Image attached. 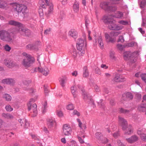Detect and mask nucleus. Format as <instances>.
<instances>
[{
  "label": "nucleus",
  "mask_w": 146,
  "mask_h": 146,
  "mask_svg": "<svg viewBox=\"0 0 146 146\" xmlns=\"http://www.w3.org/2000/svg\"><path fill=\"white\" fill-rule=\"evenodd\" d=\"M103 21L106 24L108 25V27L110 29L113 30H119L122 29L123 27L119 26L114 23L112 19L109 16H105L102 18Z\"/></svg>",
  "instance_id": "obj_1"
},
{
  "label": "nucleus",
  "mask_w": 146,
  "mask_h": 146,
  "mask_svg": "<svg viewBox=\"0 0 146 146\" xmlns=\"http://www.w3.org/2000/svg\"><path fill=\"white\" fill-rule=\"evenodd\" d=\"M138 56V52L137 51L133 52L127 51L124 52L123 56L125 60H129L131 63H134L137 60Z\"/></svg>",
  "instance_id": "obj_2"
},
{
  "label": "nucleus",
  "mask_w": 146,
  "mask_h": 146,
  "mask_svg": "<svg viewBox=\"0 0 146 146\" xmlns=\"http://www.w3.org/2000/svg\"><path fill=\"white\" fill-rule=\"evenodd\" d=\"M22 55L26 57L22 61V65L26 68L30 67L34 62V58L25 52L22 53Z\"/></svg>",
  "instance_id": "obj_3"
},
{
  "label": "nucleus",
  "mask_w": 146,
  "mask_h": 146,
  "mask_svg": "<svg viewBox=\"0 0 146 146\" xmlns=\"http://www.w3.org/2000/svg\"><path fill=\"white\" fill-rule=\"evenodd\" d=\"M120 33L119 32L117 31H112L108 33L105 34V38L106 41L109 43H114L116 41V37Z\"/></svg>",
  "instance_id": "obj_4"
},
{
  "label": "nucleus",
  "mask_w": 146,
  "mask_h": 146,
  "mask_svg": "<svg viewBox=\"0 0 146 146\" xmlns=\"http://www.w3.org/2000/svg\"><path fill=\"white\" fill-rule=\"evenodd\" d=\"M86 42L85 39L79 38L77 42V48L82 53L81 55L84 53V50L86 49Z\"/></svg>",
  "instance_id": "obj_5"
},
{
  "label": "nucleus",
  "mask_w": 146,
  "mask_h": 146,
  "mask_svg": "<svg viewBox=\"0 0 146 146\" xmlns=\"http://www.w3.org/2000/svg\"><path fill=\"white\" fill-rule=\"evenodd\" d=\"M34 102V100L33 99H31L29 100L28 104V110L30 111V113L31 115L33 117L36 116L37 114V109H36V105L35 104H34L31 106V102Z\"/></svg>",
  "instance_id": "obj_6"
},
{
  "label": "nucleus",
  "mask_w": 146,
  "mask_h": 146,
  "mask_svg": "<svg viewBox=\"0 0 146 146\" xmlns=\"http://www.w3.org/2000/svg\"><path fill=\"white\" fill-rule=\"evenodd\" d=\"M0 38L3 41L10 42L11 40L10 34L5 31L2 30L0 31Z\"/></svg>",
  "instance_id": "obj_7"
},
{
  "label": "nucleus",
  "mask_w": 146,
  "mask_h": 146,
  "mask_svg": "<svg viewBox=\"0 0 146 146\" xmlns=\"http://www.w3.org/2000/svg\"><path fill=\"white\" fill-rule=\"evenodd\" d=\"M62 129V133L64 135L68 136L71 135L72 129L68 124H65L63 125Z\"/></svg>",
  "instance_id": "obj_8"
},
{
  "label": "nucleus",
  "mask_w": 146,
  "mask_h": 146,
  "mask_svg": "<svg viewBox=\"0 0 146 146\" xmlns=\"http://www.w3.org/2000/svg\"><path fill=\"white\" fill-rule=\"evenodd\" d=\"M101 8L104 9H115V7L113 4H111L108 1L101 2L100 5Z\"/></svg>",
  "instance_id": "obj_9"
},
{
  "label": "nucleus",
  "mask_w": 146,
  "mask_h": 146,
  "mask_svg": "<svg viewBox=\"0 0 146 146\" xmlns=\"http://www.w3.org/2000/svg\"><path fill=\"white\" fill-rule=\"evenodd\" d=\"M9 7L13 9H26L27 7L24 5L19 4L17 3H12L9 4Z\"/></svg>",
  "instance_id": "obj_10"
},
{
  "label": "nucleus",
  "mask_w": 146,
  "mask_h": 146,
  "mask_svg": "<svg viewBox=\"0 0 146 146\" xmlns=\"http://www.w3.org/2000/svg\"><path fill=\"white\" fill-rule=\"evenodd\" d=\"M82 96H83V99H84L85 101H86L89 103L93 106V107L94 106V103L93 102V100L91 98L90 95L86 93L82 90Z\"/></svg>",
  "instance_id": "obj_11"
},
{
  "label": "nucleus",
  "mask_w": 146,
  "mask_h": 146,
  "mask_svg": "<svg viewBox=\"0 0 146 146\" xmlns=\"http://www.w3.org/2000/svg\"><path fill=\"white\" fill-rule=\"evenodd\" d=\"M48 1L47 0V5H45L44 2L42 0H40L39 3L40 7L42 8H49L50 9H53V6L52 4L51 3H48Z\"/></svg>",
  "instance_id": "obj_12"
},
{
  "label": "nucleus",
  "mask_w": 146,
  "mask_h": 146,
  "mask_svg": "<svg viewBox=\"0 0 146 146\" xmlns=\"http://www.w3.org/2000/svg\"><path fill=\"white\" fill-rule=\"evenodd\" d=\"M3 63L9 68H12L17 66L16 62L11 60H4Z\"/></svg>",
  "instance_id": "obj_13"
},
{
  "label": "nucleus",
  "mask_w": 146,
  "mask_h": 146,
  "mask_svg": "<svg viewBox=\"0 0 146 146\" xmlns=\"http://www.w3.org/2000/svg\"><path fill=\"white\" fill-rule=\"evenodd\" d=\"M119 125L121 126L123 130H125L127 127V121L122 117H119Z\"/></svg>",
  "instance_id": "obj_14"
},
{
  "label": "nucleus",
  "mask_w": 146,
  "mask_h": 146,
  "mask_svg": "<svg viewBox=\"0 0 146 146\" xmlns=\"http://www.w3.org/2000/svg\"><path fill=\"white\" fill-rule=\"evenodd\" d=\"M36 71H38L42 73L43 75L47 76L49 74V70L48 68L46 67L42 68L40 67L35 69Z\"/></svg>",
  "instance_id": "obj_15"
},
{
  "label": "nucleus",
  "mask_w": 146,
  "mask_h": 146,
  "mask_svg": "<svg viewBox=\"0 0 146 146\" xmlns=\"http://www.w3.org/2000/svg\"><path fill=\"white\" fill-rule=\"evenodd\" d=\"M126 80V79L124 76L118 74H116L114 77L113 81L115 82H123Z\"/></svg>",
  "instance_id": "obj_16"
},
{
  "label": "nucleus",
  "mask_w": 146,
  "mask_h": 146,
  "mask_svg": "<svg viewBox=\"0 0 146 146\" xmlns=\"http://www.w3.org/2000/svg\"><path fill=\"white\" fill-rule=\"evenodd\" d=\"M56 125V123L54 119L50 118L47 120V125L48 128H52L55 127Z\"/></svg>",
  "instance_id": "obj_17"
},
{
  "label": "nucleus",
  "mask_w": 146,
  "mask_h": 146,
  "mask_svg": "<svg viewBox=\"0 0 146 146\" xmlns=\"http://www.w3.org/2000/svg\"><path fill=\"white\" fill-rule=\"evenodd\" d=\"M18 32L21 34H25L27 36H29L30 35V31L26 28H24L23 27L19 28Z\"/></svg>",
  "instance_id": "obj_18"
},
{
  "label": "nucleus",
  "mask_w": 146,
  "mask_h": 146,
  "mask_svg": "<svg viewBox=\"0 0 146 146\" xmlns=\"http://www.w3.org/2000/svg\"><path fill=\"white\" fill-rule=\"evenodd\" d=\"M18 121L22 126H24V127L27 128L29 126V124L27 121L25 119H18Z\"/></svg>",
  "instance_id": "obj_19"
},
{
  "label": "nucleus",
  "mask_w": 146,
  "mask_h": 146,
  "mask_svg": "<svg viewBox=\"0 0 146 146\" xmlns=\"http://www.w3.org/2000/svg\"><path fill=\"white\" fill-rule=\"evenodd\" d=\"M96 138L100 139L102 141V142L103 143H106L108 141L107 139L106 138L104 137L101 135V133L100 132H97L96 134Z\"/></svg>",
  "instance_id": "obj_20"
},
{
  "label": "nucleus",
  "mask_w": 146,
  "mask_h": 146,
  "mask_svg": "<svg viewBox=\"0 0 146 146\" xmlns=\"http://www.w3.org/2000/svg\"><path fill=\"white\" fill-rule=\"evenodd\" d=\"M138 140V137L135 135H133L130 138L126 139V141L130 143H134L137 141Z\"/></svg>",
  "instance_id": "obj_21"
},
{
  "label": "nucleus",
  "mask_w": 146,
  "mask_h": 146,
  "mask_svg": "<svg viewBox=\"0 0 146 146\" xmlns=\"http://www.w3.org/2000/svg\"><path fill=\"white\" fill-rule=\"evenodd\" d=\"M145 129H141L137 131V134L142 140L146 141V134L144 133Z\"/></svg>",
  "instance_id": "obj_22"
},
{
  "label": "nucleus",
  "mask_w": 146,
  "mask_h": 146,
  "mask_svg": "<svg viewBox=\"0 0 146 146\" xmlns=\"http://www.w3.org/2000/svg\"><path fill=\"white\" fill-rule=\"evenodd\" d=\"M8 24L10 25H12L18 27L19 29L23 27V25L20 23L13 20L9 21V22H8Z\"/></svg>",
  "instance_id": "obj_23"
},
{
  "label": "nucleus",
  "mask_w": 146,
  "mask_h": 146,
  "mask_svg": "<svg viewBox=\"0 0 146 146\" xmlns=\"http://www.w3.org/2000/svg\"><path fill=\"white\" fill-rule=\"evenodd\" d=\"M68 35L74 38H76L77 36V33L75 30L72 29L69 31Z\"/></svg>",
  "instance_id": "obj_24"
},
{
  "label": "nucleus",
  "mask_w": 146,
  "mask_h": 146,
  "mask_svg": "<svg viewBox=\"0 0 146 146\" xmlns=\"http://www.w3.org/2000/svg\"><path fill=\"white\" fill-rule=\"evenodd\" d=\"M109 56L110 60L114 61L116 60V57L115 55V52L113 50H111L110 51Z\"/></svg>",
  "instance_id": "obj_25"
},
{
  "label": "nucleus",
  "mask_w": 146,
  "mask_h": 146,
  "mask_svg": "<svg viewBox=\"0 0 146 146\" xmlns=\"http://www.w3.org/2000/svg\"><path fill=\"white\" fill-rule=\"evenodd\" d=\"M66 81V78L65 76H62L59 79V82L60 85L62 87H64L65 86V84Z\"/></svg>",
  "instance_id": "obj_26"
},
{
  "label": "nucleus",
  "mask_w": 146,
  "mask_h": 146,
  "mask_svg": "<svg viewBox=\"0 0 146 146\" xmlns=\"http://www.w3.org/2000/svg\"><path fill=\"white\" fill-rule=\"evenodd\" d=\"M14 80L11 78H6L2 80V83L6 84H11L14 83Z\"/></svg>",
  "instance_id": "obj_27"
},
{
  "label": "nucleus",
  "mask_w": 146,
  "mask_h": 146,
  "mask_svg": "<svg viewBox=\"0 0 146 146\" xmlns=\"http://www.w3.org/2000/svg\"><path fill=\"white\" fill-rule=\"evenodd\" d=\"M3 98L5 101L7 102L11 101L12 99L11 96L9 94H5L3 95Z\"/></svg>",
  "instance_id": "obj_28"
},
{
  "label": "nucleus",
  "mask_w": 146,
  "mask_h": 146,
  "mask_svg": "<svg viewBox=\"0 0 146 146\" xmlns=\"http://www.w3.org/2000/svg\"><path fill=\"white\" fill-rule=\"evenodd\" d=\"M77 121L78 123V125H79V127H80L81 129H86V126L85 124L82 123L80 122V119H77Z\"/></svg>",
  "instance_id": "obj_29"
},
{
  "label": "nucleus",
  "mask_w": 146,
  "mask_h": 146,
  "mask_svg": "<svg viewBox=\"0 0 146 146\" xmlns=\"http://www.w3.org/2000/svg\"><path fill=\"white\" fill-rule=\"evenodd\" d=\"M2 116L3 117L7 119H12L13 118V116L12 115L8 113H2Z\"/></svg>",
  "instance_id": "obj_30"
},
{
  "label": "nucleus",
  "mask_w": 146,
  "mask_h": 146,
  "mask_svg": "<svg viewBox=\"0 0 146 146\" xmlns=\"http://www.w3.org/2000/svg\"><path fill=\"white\" fill-rule=\"evenodd\" d=\"M98 41L99 46L100 48H102L103 46V43L102 42V37L101 36H100L98 37Z\"/></svg>",
  "instance_id": "obj_31"
},
{
  "label": "nucleus",
  "mask_w": 146,
  "mask_h": 146,
  "mask_svg": "<svg viewBox=\"0 0 146 146\" xmlns=\"http://www.w3.org/2000/svg\"><path fill=\"white\" fill-rule=\"evenodd\" d=\"M123 130L125 131V135H130L133 132L132 128L131 126H129L128 127V130L125 129Z\"/></svg>",
  "instance_id": "obj_32"
},
{
  "label": "nucleus",
  "mask_w": 146,
  "mask_h": 146,
  "mask_svg": "<svg viewBox=\"0 0 146 146\" xmlns=\"http://www.w3.org/2000/svg\"><path fill=\"white\" fill-rule=\"evenodd\" d=\"M89 74L88 70H87V68L86 66H84L83 68V77H87L88 76Z\"/></svg>",
  "instance_id": "obj_33"
},
{
  "label": "nucleus",
  "mask_w": 146,
  "mask_h": 146,
  "mask_svg": "<svg viewBox=\"0 0 146 146\" xmlns=\"http://www.w3.org/2000/svg\"><path fill=\"white\" fill-rule=\"evenodd\" d=\"M146 107V105L143 104L141 105L138 107V109L139 111L143 112L145 110V108Z\"/></svg>",
  "instance_id": "obj_34"
},
{
  "label": "nucleus",
  "mask_w": 146,
  "mask_h": 146,
  "mask_svg": "<svg viewBox=\"0 0 146 146\" xmlns=\"http://www.w3.org/2000/svg\"><path fill=\"white\" fill-rule=\"evenodd\" d=\"M123 16V14L122 12H118L116 13L115 15L113 16L114 17L119 19L121 18Z\"/></svg>",
  "instance_id": "obj_35"
},
{
  "label": "nucleus",
  "mask_w": 146,
  "mask_h": 146,
  "mask_svg": "<svg viewBox=\"0 0 146 146\" xmlns=\"http://www.w3.org/2000/svg\"><path fill=\"white\" fill-rule=\"evenodd\" d=\"M66 109L68 110H72L74 109V105L72 104H68L66 106Z\"/></svg>",
  "instance_id": "obj_36"
},
{
  "label": "nucleus",
  "mask_w": 146,
  "mask_h": 146,
  "mask_svg": "<svg viewBox=\"0 0 146 146\" xmlns=\"http://www.w3.org/2000/svg\"><path fill=\"white\" fill-rule=\"evenodd\" d=\"M71 92H72V94L74 96V97L76 96V88L75 86H73L71 88Z\"/></svg>",
  "instance_id": "obj_37"
},
{
  "label": "nucleus",
  "mask_w": 146,
  "mask_h": 146,
  "mask_svg": "<svg viewBox=\"0 0 146 146\" xmlns=\"http://www.w3.org/2000/svg\"><path fill=\"white\" fill-rule=\"evenodd\" d=\"M124 95H125L126 98L129 100L132 99L133 98V96L130 92H127L126 93L125 95H123V98Z\"/></svg>",
  "instance_id": "obj_38"
},
{
  "label": "nucleus",
  "mask_w": 146,
  "mask_h": 146,
  "mask_svg": "<svg viewBox=\"0 0 146 146\" xmlns=\"http://www.w3.org/2000/svg\"><path fill=\"white\" fill-rule=\"evenodd\" d=\"M68 144V146H78L76 141L74 140L71 141Z\"/></svg>",
  "instance_id": "obj_39"
},
{
  "label": "nucleus",
  "mask_w": 146,
  "mask_h": 146,
  "mask_svg": "<svg viewBox=\"0 0 146 146\" xmlns=\"http://www.w3.org/2000/svg\"><path fill=\"white\" fill-rule=\"evenodd\" d=\"M146 5V0H142L140 4L141 8H143Z\"/></svg>",
  "instance_id": "obj_40"
},
{
  "label": "nucleus",
  "mask_w": 146,
  "mask_h": 146,
  "mask_svg": "<svg viewBox=\"0 0 146 146\" xmlns=\"http://www.w3.org/2000/svg\"><path fill=\"white\" fill-rule=\"evenodd\" d=\"M73 8L75 9H78L79 8V4L78 2L75 1L73 5Z\"/></svg>",
  "instance_id": "obj_41"
},
{
  "label": "nucleus",
  "mask_w": 146,
  "mask_h": 146,
  "mask_svg": "<svg viewBox=\"0 0 146 146\" xmlns=\"http://www.w3.org/2000/svg\"><path fill=\"white\" fill-rule=\"evenodd\" d=\"M5 109H6V111H11L13 110V109L11 107L10 105H7L5 107Z\"/></svg>",
  "instance_id": "obj_42"
},
{
  "label": "nucleus",
  "mask_w": 146,
  "mask_h": 146,
  "mask_svg": "<svg viewBox=\"0 0 146 146\" xmlns=\"http://www.w3.org/2000/svg\"><path fill=\"white\" fill-rule=\"evenodd\" d=\"M72 54L74 58H75L77 56V54L76 49L74 48H72Z\"/></svg>",
  "instance_id": "obj_43"
},
{
  "label": "nucleus",
  "mask_w": 146,
  "mask_h": 146,
  "mask_svg": "<svg viewBox=\"0 0 146 146\" xmlns=\"http://www.w3.org/2000/svg\"><path fill=\"white\" fill-rule=\"evenodd\" d=\"M80 134L78 133V135H77V137L78 138V141H79V142H80V143H84V141L80 137Z\"/></svg>",
  "instance_id": "obj_44"
},
{
  "label": "nucleus",
  "mask_w": 146,
  "mask_h": 146,
  "mask_svg": "<svg viewBox=\"0 0 146 146\" xmlns=\"http://www.w3.org/2000/svg\"><path fill=\"white\" fill-rule=\"evenodd\" d=\"M118 23L123 25H127L128 24V21L124 20H121L118 21Z\"/></svg>",
  "instance_id": "obj_45"
},
{
  "label": "nucleus",
  "mask_w": 146,
  "mask_h": 146,
  "mask_svg": "<svg viewBox=\"0 0 146 146\" xmlns=\"http://www.w3.org/2000/svg\"><path fill=\"white\" fill-rule=\"evenodd\" d=\"M56 113H57V115H58V117H63V113L61 110L57 111H56Z\"/></svg>",
  "instance_id": "obj_46"
},
{
  "label": "nucleus",
  "mask_w": 146,
  "mask_h": 146,
  "mask_svg": "<svg viewBox=\"0 0 146 146\" xmlns=\"http://www.w3.org/2000/svg\"><path fill=\"white\" fill-rule=\"evenodd\" d=\"M141 78L143 80L146 84V74H143L141 75Z\"/></svg>",
  "instance_id": "obj_47"
},
{
  "label": "nucleus",
  "mask_w": 146,
  "mask_h": 146,
  "mask_svg": "<svg viewBox=\"0 0 146 146\" xmlns=\"http://www.w3.org/2000/svg\"><path fill=\"white\" fill-rule=\"evenodd\" d=\"M72 115H76L78 116H79L80 115V114L77 110H75L73 111V112H72Z\"/></svg>",
  "instance_id": "obj_48"
},
{
  "label": "nucleus",
  "mask_w": 146,
  "mask_h": 146,
  "mask_svg": "<svg viewBox=\"0 0 146 146\" xmlns=\"http://www.w3.org/2000/svg\"><path fill=\"white\" fill-rule=\"evenodd\" d=\"M7 6V5L6 3H3L1 1L0 2V8H4L5 7Z\"/></svg>",
  "instance_id": "obj_49"
},
{
  "label": "nucleus",
  "mask_w": 146,
  "mask_h": 146,
  "mask_svg": "<svg viewBox=\"0 0 146 146\" xmlns=\"http://www.w3.org/2000/svg\"><path fill=\"white\" fill-rule=\"evenodd\" d=\"M117 47L118 49L121 51H122L124 48V46L121 44H118L117 45Z\"/></svg>",
  "instance_id": "obj_50"
},
{
  "label": "nucleus",
  "mask_w": 146,
  "mask_h": 146,
  "mask_svg": "<svg viewBox=\"0 0 146 146\" xmlns=\"http://www.w3.org/2000/svg\"><path fill=\"white\" fill-rule=\"evenodd\" d=\"M124 39L123 38V37L122 36H119L117 40L118 42H124Z\"/></svg>",
  "instance_id": "obj_51"
},
{
  "label": "nucleus",
  "mask_w": 146,
  "mask_h": 146,
  "mask_svg": "<svg viewBox=\"0 0 146 146\" xmlns=\"http://www.w3.org/2000/svg\"><path fill=\"white\" fill-rule=\"evenodd\" d=\"M26 48L29 49H33L34 48V46L33 45L30 44L27 45Z\"/></svg>",
  "instance_id": "obj_52"
},
{
  "label": "nucleus",
  "mask_w": 146,
  "mask_h": 146,
  "mask_svg": "<svg viewBox=\"0 0 146 146\" xmlns=\"http://www.w3.org/2000/svg\"><path fill=\"white\" fill-rule=\"evenodd\" d=\"M120 111H121V113H128V112H129V111L126 110H125L123 108H121V110H120Z\"/></svg>",
  "instance_id": "obj_53"
},
{
  "label": "nucleus",
  "mask_w": 146,
  "mask_h": 146,
  "mask_svg": "<svg viewBox=\"0 0 146 146\" xmlns=\"http://www.w3.org/2000/svg\"><path fill=\"white\" fill-rule=\"evenodd\" d=\"M94 89H95V91L96 92H99L100 91L99 87L96 85H95V87H94Z\"/></svg>",
  "instance_id": "obj_54"
},
{
  "label": "nucleus",
  "mask_w": 146,
  "mask_h": 146,
  "mask_svg": "<svg viewBox=\"0 0 146 146\" xmlns=\"http://www.w3.org/2000/svg\"><path fill=\"white\" fill-rule=\"evenodd\" d=\"M101 68L104 69H106L108 68V66L106 64H102L101 65Z\"/></svg>",
  "instance_id": "obj_55"
},
{
  "label": "nucleus",
  "mask_w": 146,
  "mask_h": 146,
  "mask_svg": "<svg viewBox=\"0 0 146 146\" xmlns=\"http://www.w3.org/2000/svg\"><path fill=\"white\" fill-rule=\"evenodd\" d=\"M50 28H49L48 29H46L44 31V34L46 35H48L50 34Z\"/></svg>",
  "instance_id": "obj_56"
},
{
  "label": "nucleus",
  "mask_w": 146,
  "mask_h": 146,
  "mask_svg": "<svg viewBox=\"0 0 146 146\" xmlns=\"http://www.w3.org/2000/svg\"><path fill=\"white\" fill-rule=\"evenodd\" d=\"M4 49H5L6 51H9L10 50L11 48L8 45H6L5 46V47H4Z\"/></svg>",
  "instance_id": "obj_57"
},
{
  "label": "nucleus",
  "mask_w": 146,
  "mask_h": 146,
  "mask_svg": "<svg viewBox=\"0 0 146 146\" xmlns=\"http://www.w3.org/2000/svg\"><path fill=\"white\" fill-rule=\"evenodd\" d=\"M102 100H100V102H98V104L100 108L104 106V104L102 103Z\"/></svg>",
  "instance_id": "obj_58"
},
{
  "label": "nucleus",
  "mask_w": 146,
  "mask_h": 146,
  "mask_svg": "<svg viewBox=\"0 0 146 146\" xmlns=\"http://www.w3.org/2000/svg\"><path fill=\"white\" fill-rule=\"evenodd\" d=\"M117 144L119 146H125V145L124 143H122L120 140H118Z\"/></svg>",
  "instance_id": "obj_59"
},
{
  "label": "nucleus",
  "mask_w": 146,
  "mask_h": 146,
  "mask_svg": "<svg viewBox=\"0 0 146 146\" xmlns=\"http://www.w3.org/2000/svg\"><path fill=\"white\" fill-rule=\"evenodd\" d=\"M47 108V107H42V113H44L46 112Z\"/></svg>",
  "instance_id": "obj_60"
},
{
  "label": "nucleus",
  "mask_w": 146,
  "mask_h": 146,
  "mask_svg": "<svg viewBox=\"0 0 146 146\" xmlns=\"http://www.w3.org/2000/svg\"><path fill=\"white\" fill-rule=\"evenodd\" d=\"M63 5L66 4L67 3V0H59Z\"/></svg>",
  "instance_id": "obj_61"
},
{
  "label": "nucleus",
  "mask_w": 146,
  "mask_h": 146,
  "mask_svg": "<svg viewBox=\"0 0 146 146\" xmlns=\"http://www.w3.org/2000/svg\"><path fill=\"white\" fill-rule=\"evenodd\" d=\"M96 72L98 74H100L101 73V72L100 69L97 68L96 69Z\"/></svg>",
  "instance_id": "obj_62"
},
{
  "label": "nucleus",
  "mask_w": 146,
  "mask_h": 146,
  "mask_svg": "<svg viewBox=\"0 0 146 146\" xmlns=\"http://www.w3.org/2000/svg\"><path fill=\"white\" fill-rule=\"evenodd\" d=\"M119 135V133L118 132H116L113 134V136L115 138L117 137Z\"/></svg>",
  "instance_id": "obj_63"
},
{
  "label": "nucleus",
  "mask_w": 146,
  "mask_h": 146,
  "mask_svg": "<svg viewBox=\"0 0 146 146\" xmlns=\"http://www.w3.org/2000/svg\"><path fill=\"white\" fill-rule=\"evenodd\" d=\"M77 74H78V73L76 71H74V72L72 73V75L74 76H76Z\"/></svg>",
  "instance_id": "obj_64"
}]
</instances>
